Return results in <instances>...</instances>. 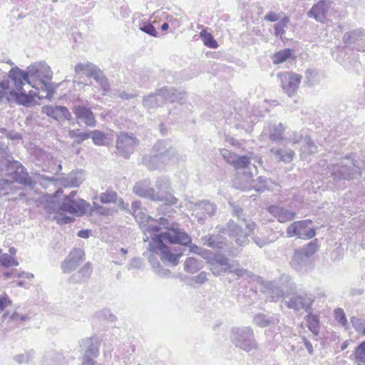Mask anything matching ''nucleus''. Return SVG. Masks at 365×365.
I'll return each mask as SVG.
<instances>
[{"instance_id": "obj_1", "label": "nucleus", "mask_w": 365, "mask_h": 365, "mask_svg": "<svg viewBox=\"0 0 365 365\" xmlns=\"http://www.w3.org/2000/svg\"><path fill=\"white\" fill-rule=\"evenodd\" d=\"M146 232L150 234L152 242L149 243L148 251L145 252L143 255L148 257L156 254L164 264L173 266L178 264L179 259L182 255L181 248L169 247L164 242L186 245L190 243L191 237L180 229L177 222H170L165 217H160L155 224L148 225Z\"/></svg>"}, {"instance_id": "obj_2", "label": "nucleus", "mask_w": 365, "mask_h": 365, "mask_svg": "<svg viewBox=\"0 0 365 365\" xmlns=\"http://www.w3.org/2000/svg\"><path fill=\"white\" fill-rule=\"evenodd\" d=\"M133 192L141 197L154 202H162L166 205H175L178 199L172 193L170 180L165 176L158 178L155 182V188L150 187V181L145 179L135 184Z\"/></svg>"}, {"instance_id": "obj_3", "label": "nucleus", "mask_w": 365, "mask_h": 365, "mask_svg": "<svg viewBox=\"0 0 365 365\" xmlns=\"http://www.w3.org/2000/svg\"><path fill=\"white\" fill-rule=\"evenodd\" d=\"M0 172L12 178L16 182L34 187L36 182L29 176L23 165L14 160L4 142L0 141Z\"/></svg>"}, {"instance_id": "obj_4", "label": "nucleus", "mask_w": 365, "mask_h": 365, "mask_svg": "<svg viewBox=\"0 0 365 365\" xmlns=\"http://www.w3.org/2000/svg\"><path fill=\"white\" fill-rule=\"evenodd\" d=\"M340 163L327 166V173H330L335 183L341 180L359 179L361 175V170L365 168V156L362 163L355 160L351 155L340 158Z\"/></svg>"}, {"instance_id": "obj_5", "label": "nucleus", "mask_w": 365, "mask_h": 365, "mask_svg": "<svg viewBox=\"0 0 365 365\" xmlns=\"http://www.w3.org/2000/svg\"><path fill=\"white\" fill-rule=\"evenodd\" d=\"M176 150L165 140H158L153 147L149 155L143 157V163L150 170H161L174 161Z\"/></svg>"}, {"instance_id": "obj_6", "label": "nucleus", "mask_w": 365, "mask_h": 365, "mask_svg": "<svg viewBox=\"0 0 365 365\" xmlns=\"http://www.w3.org/2000/svg\"><path fill=\"white\" fill-rule=\"evenodd\" d=\"M256 223L246 218L242 219V223L239 224L232 220H229L220 232L227 235L238 246L247 245L250 240L248 237L256 229Z\"/></svg>"}, {"instance_id": "obj_7", "label": "nucleus", "mask_w": 365, "mask_h": 365, "mask_svg": "<svg viewBox=\"0 0 365 365\" xmlns=\"http://www.w3.org/2000/svg\"><path fill=\"white\" fill-rule=\"evenodd\" d=\"M230 340L236 348L246 352L257 349V342L253 330L249 327H232Z\"/></svg>"}, {"instance_id": "obj_8", "label": "nucleus", "mask_w": 365, "mask_h": 365, "mask_svg": "<svg viewBox=\"0 0 365 365\" xmlns=\"http://www.w3.org/2000/svg\"><path fill=\"white\" fill-rule=\"evenodd\" d=\"M312 224L311 220L295 221L287 227V236L303 240L311 239L316 235L315 230L309 227Z\"/></svg>"}, {"instance_id": "obj_9", "label": "nucleus", "mask_w": 365, "mask_h": 365, "mask_svg": "<svg viewBox=\"0 0 365 365\" xmlns=\"http://www.w3.org/2000/svg\"><path fill=\"white\" fill-rule=\"evenodd\" d=\"M28 72L31 77H35L39 80L41 87L49 92L51 85L49 81L52 78L53 72L50 67L44 62L35 63L28 66Z\"/></svg>"}, {"instance_id": "obj_10", "label": "nucleus", "mask_w": 365, "mask_h": 365, "mask_svg": "<svg viewBox=\"0 0 365 365\" xmlns=\"http://www.w3.org/2000/svg\"><path fill=\"white\" fill-rule=\"evenodd\" d=\"M139 144V140L133 134L120 133L116 140V149L119 155L128 158Z\"/></svg>"}, {"instance_id": "obj_11", "label": "nucleus", "mask_w": 365, "mask_h": 365, "mask_svg": "<svg viewBox=\"0 0 365 365\" xmlns=\"http://www.w3.org/2000/svg\"><path fill=\"white\" fill-rule=\"evenodd\" d=\"M207 262L210 270L215 277L228 273L232 264V262L228 257L220 253H216L213 257H208Z\"/></svg>"}, {"instance_id": "obj_12", "label": "nucleus", "mask_w": 365, "mask_h": 365, "mask_svg": "<svg viewBox=\"0 0 365 365\" xmlns=\"http://www.w3.org/2000/svg\"><path fill=\"white\" fill-rule=\"evenodd\" d=\"M288 300L285 301L287 307L294 311L304 310L306 312L311 311L314 299L312 294L302 293L292 294L290 297L286 296Z\"/></svg>"}, {"instance_id": "obj_13", "label": "nucleus", "mask_w": 365, "mask_h": 365, "mask_svg": "<svg viewBox=\"0 0 365 365\" xmlns=\"http://www.w3.org/2000/svg\"><path fill=\"white\" fill-rule=\"evenodd\" d=\"M71 109L78 125L84 124L88 127L92 128L96 125V117L91 108L76 103Z\"/></svg>"}, {"instance_id": "obj_14", "label": "nucleus", "mask_w": 365, "mask_h": 365, "mask_svg": "<svg viewBox=\"0 0 365 365\" xmlns=\"http://www.w3.org/2000/svg\"><path fill=\"white\" fill-rule=\"evenodd\" d=\"M80 346L83 351L81 365H97L94 359L99 355V344L91 338H86L81 341Z\"/></svg>"}, {"instance_id": "obj_15", "label": "nucleus", "mask_w": 365, "mask_h": 365, "mask_svg": "<svg viewBox=\"0 0 365 365\" xmlns=\"http://www.w3.org/2000/svg\"><path fill=\"white\" fill-rule=\"evenodd\" d=\"M89 205V203L81 198L76 200L63 199L62 203L58 205V210L81 216L86 213Z\"/></svg>"}, {"instance_id": "obj_16", "label": "nucleus", "mask_w": 365, "mask_h": 365, "mask_svg": "<svg viewBox=\"0 0 365 365\" xmlns=\"http://www.w3.org/2000/svg\"><path fill=\"white\" fill-rule=\"evenodd\" d=\"M282 87L289 96H293L297 91L302 81V76L292 72H284L279 74Z\"/></svg>"}, {"instance_id": "obj_17", "label": "nucleus", "mask_w": 365, "mask_h": 365, "mask_svg": "<svg viewBox=\"0 0 365 365\" xmlns=\"http://www.w3.org/2000/svg\"><path fill=\"white\" fill-rule=\"evenodd\" d=\"M243 178L245 180V184L238 187L242 190H255L258 192H262L268 187V179L263 176H259L256 180H254L253 174L251 171L244 172Z\"/></svg>"}, {"instance_id": "obj_18", "label": "nucleus", "mask_w": 365, "mask_h": 365, "mask_svg": "<svg viewBox=\"0 0 365 365\" xmlns=\"http://www.w3.org/2000/svg\"><path fill=\"white\" fill-rule=\"evenodd\" d=\"M192 210L200 222L213 216L217 211V206L210 200H203L195 202L193 205Z\"/></svg>"}, {"instance_id": "obj_19", "label": "nucleus", "mask_w": 365, "mask_h": 365, "mask_svg": "<svg viewBox=\"0 0 365 365\" xmlns=\"http://www.w3.org/2000/svg\"><path fill=\"white\" fill-rule=\"evenodd\" d=\"M42 113L59 123L70 120L72 118L68 109L63 106L47 105L42 107Z\"/></svg>"}, {"instance_id": "obj_20", "label": "nucleus", "mask_w": 365, "mask_h": 365, "mask_svg": "<svg viewBox=\"0 0 365 365\" xmlns=\"http://www.w3.org/2000/svg\"><path fill=\"white\" fill-rule=\"evenodd\" d=\"M85 253L83 250L81 248H75L71 250L62 262L61 268L65 273H70L73 271L84 260Z\"/></svg>"}, {"instance_id": "obj_21", "label": "nucleus", "mask_w": 365, "mask_h": 365, "mask_svg": "<svg viewBox=\"0 0 365 365\" xmlns=\"http://www.w3.org/2000/svg\"><path fill=\"white\" fill-rule=\"evenodd\" d=\"M267 212L280 223L292 221L296 217V212L279 205H271L267 207Z\"/></svg>"}, {"instance_id": "obj_22", "label": "nucleus", "mask_w": 365, "mask_h": 365, "mask_svg": "<svg viewBox=\"0 0 365 365\" xmlns=\"http://www.w3.org/2000/svg\"><path fill=\"white\" fill-rule=\"evenodd\" d=\"M8 79L12 81L16 86V90H21L25 82L31 84L29 80L31 77L28 72V68L26 71L20 69L19 67L12 68L7 75Z\"/></svg>"}, {"instance_id": "obj_23", "label": "nucleus", "mask_w": 365, "mask_h": 365, "mask_svg": "<svg viewBox=\"0 0 365 365\" xmlns=\"http://www.w3.org/2000/svg\"><path fill=\"white\" fill-rule=\"evenodd\" d=\"M329 6L330 4L328 0H321L313 5L312 9L307 12V15L319 22L324 23L327 20Z\"/></svg>"}, {"instance_id": "obj_24", "label": "nucleus", "mask_w": 365, "mask_h": 365, "mask_svg": "<svg viewBox=\"0 0 365 365\" xmlns=\"http://www.w3.org/2000/svg\"><path fill=\"white\" fill-rule=\"evenodd\" d=\"M159 95L160 98L163 99L164 103L166 101L170 103L179 102L182 104L185 101V93L173 87H163L159 89Z\"/></svg>"}, {"instance_id": "obj_25", "label": "nucleus", "mask_w": 365, "mask_h": 365, "mask_svg": "<svg viewBox=\"0 0 365 365\" xmlns=\"http://www.w3.org/2000/svg\"><path fill=\"white\" fill-rule=\"evenodd\" d=\"M203 245L216 250H225L227 240L220 234H208L200 238Z\"/></svg>"}, {"instance_id": "obj_26", "label": "nucleus", "mask_w": 365, "mask_h": 365, "mask_svg": "<svg viewBox=\"0 0 365 365\" xmlns=\"http://www.w3.org/2000/svg\"><path fill=\"white\" fill-rule=\"evenodd\" d=\"M265 292L271 302H277L284 296L285 285L279 286L276 282H269L265 286Z\"/></svg>"}, {"instance_id": "obj_27", "label": "nucleus", "mask_w": 365, "mask_h": 365, "mask_svg": "<svg viewBox=\"0 0 365 365\" xmlns=\"http://www.w3.org/2000/svg\"><path fill=\"white\" fill-rule=\"evenodd\" d=\"M365 38V30L359 28L346 32L342 38L343 43L346 47H350Z\"/></svg>"}, {"instance_id": "obj_28", "label": "nucleus", "mask_w": 365, "mask_h": 365, "mask_svg": "<svg viewBox=\"0 0 365 365\" xmlns=\"http://www.w3.org/2000/svg\"><path fill=\"white\" fill-rule=\"evenodd\" d=\"M13 98L14 101L19 104L24 106H29L34 98L30 94H27L26 91L22 88L21 90H17V91L12 90L9 92V96L7 97L8 101L10 98Z\"/></svg>"}, {"instance_id": "obj_29", "label": "nucleus", "mask_w": 365, "mask_h": 365, "mask_svg": "<svg viewBox=\"0 0 365 365\" xmlns=\"http://www.w3.org/2000/svg\"><path fill=\"white\" fill-rule=\"evenodd\" d=\"M304 317L307 326L309 330L314 335L317 336L320 331V317L318 314H314L312 310L307 312Z\"/></svg>"}, {"instance_id": "obj_30", "label": "nucleus", "mask_w": 365, "mask_h": 365, "mask_svg": "<svg viewBox=\"0 0 365 365\" xmlns=\"http://www.w3.org/2000/svg\"><path fill=\"white\" fill-rule=\"evenodd\" d=\"M45 209L48 213L56 212V215L53 217V220L56 222L57 224L60 225L69 224L74 220V218L72 217L63 215L59 213V210H58V206H56V204H48L46 205Z\"/></svg>"}, {"instance_id": "obj_31", "label": "nucleus", "mask_w": 365, "mask_h": 365, "mask_svg": "<svg viewBox=\"0 0 365 365\" xmlns=\"http://www.w3.org/2000/svg\"><path fill=\"white\" fill-rule=\"evenodd\" d=\"M309 257L302 249L295 250L291 261L292 266L297 270H300L308 262Z\"/></svg>"}, {"instance_id": "obj_32", "label": "nucleus", "mask_w": 365, "mask_h": 365, "mask_svg": "<svg viewBox=\"0 0 365 365\" xmlns=\"http://www.w3.org/2000/svg\"><path fill=\"white\" fill-rule=\"evenodd\" d=\"M92 274V267L90 263H86L81 269L71 277L73 283H83L90 278Z\"/></svg>"}, {"instance_id": "obj_33", "label": "nucleus", "mask_w": 365, "mask_h": 365, "mask_svg": "<svg viewBox=\"0 0 365 365\" xmlns=\"http://www.w3.org/2000/svg\"><path fill=\"white\" fill-rule=\"evenodd\" d=\"M302 160H306L307 156L317 152V146L312 140L309 136L304 137V142L300 148Z\"/></svg>"}, {"instance_id": "obj_34", "label": "nucleus", "mask_w": 365, "mask_h": 365, "mask_svg": "<svg viewBox=\"0 0 365 365\" xmlns=\"http://www.w3.org/2000/svg\"><path fill=\"white\" fill-rule=\"evenodd\" d=\"M164 103L163 99L160 98L159 90L155 93H151L143 98V104L148 109L158 108Z\"/></svg>"}, {"instance_id": "obj_35", "label": "nucleus", "mask_w": 365, "mask_h": 365, "mask_svg": "<svg viewBox=\"0 0 365 365\" xmlns=\"http://www.w3.org/2000/svg\"><path fill=\"white\" fill-rule=\"evenodd\" d=\"M148 258L157 275L161 278H170L171 277V272L168 269L161 267L160 262L153 255H149Z\"/></svg>"}, {"instance_id": "obj_36", "label": "nucleus", "mask_w": 365, "mask_h": 365, "mask_svg": "<svg viewBox=\"0 0 365 365\" xmlns=\"http://www.w3.org/2000/svg\"><path fill=\"white\" fill-rule=\"evenodd\" d=\"M203 262L195 257H187L184 262V269L190 273H196L203 267Z\"/></svg>"}, {"instance_id": "obj_37", "label": "nucleus", "mask_w": 365, "mask_h": 365, "mask_svg": "<svg viewBox=\"0 0 365 365\" xmlns=\"http://www.w3.org/2000/svg\"><path fill=\"white\" fill-rule=\"evenodd\" d=\"M285 129H286L285 125L284 124H282V123H279L278 124H274L269 128V138L270 140L274 141V142H278V141L284 140L282 134L284 133Z\"/></svg>"}, {"instance_id": "obj_38", "label": "nucleus", "mask_w": 365, "mask_h": 365, "mask_svg": "<svg viewBox=\"0 0 365 365\" xmlns=\"http://www.w3.org/2000/svg\"><path fill=\"white\" fill-rule=\"evenodd\" d=\"M270 152L273 153L276 158H279L281 161L285 163H289L292 161L295 153L291 149H271Z\"/></svg>"}, {"instance_id": "obj_39", "label": "nucleus", "mask_w": 365, "mask_h": 365, "mask_svg": "<svg viewBox=\"0 0 365 365\" xmlns=\"http://www.w3.org/2000/svg\"><path fill=\"white\" fill-rule=\"evenodd\" d=\"M93 79L100 85L103 90V94L106 95L110 91V83L108 79L103 74V72L98 68L92 76Z\"/></svg>"}, {"instance_id": "obj_40", "label": "nucleus", "mask_w": 365, "mask_h": 365, "mask_svg": "<svg viewBox=\"0 0 365 365\" xmlns=\"http://www.w3.org/2000/svg\"><path fill=\"white\" fill-rule=\"evenodd\" d=\"M98 68L91 63H79L75 66L74 70L76 73H83L86 76L92 77Z\"/></svg>"}, {"instance_id": "obj_41", "label": "nucleus", "mask_w": 365, "mask_h": 365, "mask_svg": "<svg viewBox=\"0 0 365 365\" xmlns=\"http://www.w3.org/2000/svg\"><path fill=\"white\" fill-rule=\"evenodd\" d=\"M275 319L274 317H269L264 314H257L254 317V324L259 327H269L271 324H275Z\"/></svg>"}, {"instance_id": "obj_42", "label": "nucleus", "mask_w": 365, "mask_h": 365, "mask_svg": "<svg viewBox=\"0 0 365 365\" xmlns=\"http://www.w3.org/2000/svg\"><path fill=\"white\" fill-rule=\"evenodd\" d=\"M232 165L236 170L245 169L246 170L245 172L250 171L251 160L247 155H237L234 160V163H232Z\"/></svg>"}, {"instance_id": "obj_43", "label": "nucleus", "mask_w": 365, "mask_h": 365, "mask_svg": "<svg viewBox=\"0 0 365 365\" xmlns=\"http://www.w3.org/2000/svg\"><path fill=\"white\" fill-rule=\"evenodd\" d=\"M82 182V178L76 173H70L61 180V184L66 187H78Z\"/></svg>"}, {"instance_id": "obj_44", "label": "nucleus", "mask_w": 365, "mask_h": 365, "mask_svg": "<svg viewBox=\"0 0 365 365\" xmlns=\"http://www.w3.org/2000/svg\"><path fill=\"white\" fill-rule=\"evenodd\" d=\"M350 359H354L356 365H365V346L359 344L354 349Z\"/></svg>"}, {"instance_id": "obj_45", "label": "nucleus", "mask_w": 365, "mask_h": 365, "mask_svg": "<svg viewBox=\"0 0 365 365\" xmlns=\"http://www.w3.org/2000/svg\"><path fill=\"white\" fill-rule=\"evenodd\" d=\"M128 212L131 213L135 219L139 217L140 220H144L147 216L142 208L141 202L138 200L132 202L131 207H128Z\"/></svg>"}, {"instance_id": "obj_46", "label": "nucleus", "mask_w": 365, "mask_h": 365, "mask_svg": "<svg viewBox=\"0 0 365 365\" xmlns=\"http://www.w3.org/2000/svg\"><path fill=\"white\" fill-rule=\"evenodd\" d=\"M61 355L55 351H48L45 354L42 360V365H59Z\"/></svg>"}, {"instance_id": "obj_47", "label": "nucleus", "mask_w": 365, "mask_h": 365, "mask_svg": "<svg viewBox=\"0 0 365 365\" xmlns=\"http://www.w3.org/2000/svg\"><path fill=\"white\" fill-rule=\"evenodd\" d=\"M200 37L207 47L210 48H217L218 47V43L214 38L213 36L210 33H208L205 29H203L200 33Z\"/></svg>"}, {"instance_id": "obj_48", "label": "nucleus", "mask_w": 365, "mask_h": 365, "mask_svg": "<svg viewBox=\"0 0 365 365\" xmlns=\"http://www.w3.org/2000/svg\"><path fill=\"white\" fill-rule=\"evenodd\" d=\"M292 51L289 48H286L277 51L274 54L272 61L274 64H279L287 60L292 55Z\"/></svg>"}, {"instance_id": "obj_49", "label": "nucleus", "mask_w": 365, "mask_h": 365, "mask_svg": "<svg viewBox=\"0 0 365 365\" xmlns=\"http://www.w3.org/2000/svg\"><path fill=\"white\" fill-rule=\"evenodd\" d=\"M35 356V351L30 349L24 354H19L13 357L14 361L19 364L29 363L34 359Z\"/></svg>"}, {"instance_id": "obj_50", "label": "nucleus", "mask_w": 365, "mask_h": 365, "mask_svg": "<svg viewBox=\"0 0 365 365\" xmlns=\"http://www.w3.org/2000/svg\"><path fill=\"white\" fill-rule=\"evenodd\" d=\"M289 22V19L287 16L283 17L280 19L277 23H276L274 26V35L276 36H280L284 34V28L287 26Z\"/></svg>"}, {"instance_id": "obj_51", "label": "nucleus", "mask_w": 365, "mask_h": 365, "mask_svg": "<svg viewBox=\"0 0 365 365\" xmlns=\"http://www.w3.org/2000/svg\"><path fill=\"white\" fill-rule=\"evenodd\" d=\"M9 81L7 74L0 68V101H2L4 97V91L9 89Z\"/></svg>"}, {"instance_id": "obj_52", "label": "nucleus", "mask_w": 365, "mask_h": 365, "mask_svg": "<svg viewBox=\"0 0 365 365\" xmlns=\"http://www.w3.org/2000/svg\"><path fill=\"white\" fill-rule=\"evenodd\" d=\"M117 200V192L113 190H106L99 195V200L103 204L114 202Z\"/></svg>"}, {"instance_id": "obj_53", "label": "nucleus", "mask_w": 365, "mask_h": 365, "mask_svg": "<svg viewBox=\"0 0 365 365\" xmlns=\"http://www.w3.org/2000/svg\"><path fill=\"white\" fill-rule=\"evenodd\" d=\"M18 264V261L10 255L6 253L3 255L0 254V265L2 267H9L11 266H17Z\"/></svg>"}, {"instance_id": "obj_54", "label": "nucleus", "mask_w": 365, "mask_h": 365, "mask_svg": "<svg viewBox=\"0 0 365 365\" xmlns=\"http://www.w3.org/2000/svg\"><path fill=\"white\" fill-rule=\"evenodd\" d=\"M14 185L12 180L6 179H0V197L3 195H6L10 193Z\"/></svg>"}, {"instance_id": "obj_55", "label": "nucleus", "mask_w": 365, "mask_h": 365, "mask_svg": "<svg viewBox=\"0 0 365 365\" xmlns=\"http://www.w3.org/2000/svg\"><path fill=\"white\" fill-rule=\"evenodd\" d=\"M88 134L91 135L90 138H92V140L94 144L98 145H103L104 140L106 139V135L103 132L98 130H95L88 132Z\"/></svg>"}, {"instance_id": "obj_56", "label": "nucleus", "mask_w": 365, "mask_h": 365, "mask_svg": "<svg viewBox=\"0 0 365 365\" xmlns=\"http://www.w3.org/2000/svg\"><path fill=\"white\" fill-rule=\"evenodd\" d=\"M0 132L6 137L7 142L4 141V138L1 137L0 141L4 142L7 145L9 140H19L21 139V135L15 131H8L6 128H1Z\"/></svg>"}, {"instance_id": "obj_57", "label": "nucleus", "mask_w": 365, "mask_h": 365, "mask_svg": "<svg viewBox=\"0 0 365 365\" xmlns=\"http://www.w3.org/2000/svg\"><path fill=\"white\" fill-rule=\"evenodd\" d=\"M69 136L73 138H77L75 140V143L77 144H80L83 140L90 138L91 135L88 134V132H80L79 130H73L69 132Z\"/></svg>"}, {"instance_id": "obj_58", "label": "nucleus", "mask_w": 365, "mask_h": 365, "mask_svg": "<svg viewBox=\"0 0 365 365\" xmlns=\"http://www.w3.org/2000/svg\"><path fill=\"white\" fill-rule=\"evenodd\" d=\"M185 246L189 247L190 252L201 255L206 259L208 257L206 256V255L209 251L197 246V245L192 244V240H190V243L186 245Z\"/></svg>"}, {"instance_id": "obj_59", "label": "nucleus", "mask_w": 365, "mask_h": 365, "mask_svg": "<svg viewBox=\"0 0 365 365\" xmlns=\"http://www.w3.org/2000/svg\"><path fill=\"white\" fill-rule=\"evenodd\" d=\"M140 29L151 36H158V31L150 23L143 22L142 25L140 26Z\"/></svg>"}, {"instance_id": "obj_60", "label": "nucleus", "mask_w": 365, "mask_h": 365, "mask_svg": "<svg viewBox=\"0 0 365 365\" xmlns=\"http://www.w3.org/2000/svg\"><path fill=\"white\" fill-rule=\"evenodd\" d=\"M335 319L343 327H347L348 321L346 319L345 313L342 309L337 308L336 309H335Z\"/></svg>"}, {"instance_id": "obj_61", "label": "nucleus", "mask_w": 365, "mask_h": 365, "mask_svg": "<svg viewBox=\"0 0 365 365\" xmlns=\"http://www.w3.org/2000/svg\"><path fill=\"white\" fill-rule=\"evenodd\" d=\"M302 250L307 254L308 257H311L314 255L318 250V245L315 241L310 242L306 246H304Z\"/></svg>"}, {"instance_id": "obj_62", "label": "nucleus", "mask_w": 365, "mask_h": 365, "mask_svg": "<svg viewBox=\"0 0 365 365\" xmlns=\"http://www.w3.org/2000/svg\"><path fill=\"white\" fill-rule=\"evenodd\" d=\"M350 322L352 324V326L354 328V329L357 332L360 333L365 323V320L361 318H358L356 317H351L350 318Z\"/></svg>"}, {"instance_id": "obj_63", "label": "nucleus", "mask_w": 365, "mask_h": 365, "mask_svg": "<svg viewBox=\"0 0 365 365\" xmlns=\"http://www.w3.org/2000/svg\"><path fill=\"white\" fill-rule=\"evenodd\" d=\"M235 262H234V261L232 262V268L230 269L228 273L234 274L236 276H237L238 277H240L244 276L246 273L248 272V271L247 269L238 267H239L238 263L236 264L237 267H235Z\"/></svg>"}, {"instance_id": "obj_64", "label": "nucleus", "mask_w": 365, "mask_h": 365, "mask_svg": "<svg viewBox=\"0 0 365 365\" xmlns=\"http://www.w3.org/2000/svg\"><path fill=\"white\" fill-rule=\"evenodd\" d=\"M317 73L314 71L307 70L306 71V81L305 83L312 86L317 83Z\"/></svg>"}]
</instances>
